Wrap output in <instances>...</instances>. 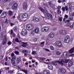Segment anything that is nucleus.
I'll list each match as a JSON object with an SVG mask.
<instances>
[{
	"label": "nucleus",
	"instance_id": "ea45409f",
	"mask_svg": "<svg viewBox=\"0 0 74 74\" xmlns=\"http://www.w3.org/2000/svg\"><path fill=\"white\" fill-rule=\"evenodd\" d=\"M69 21H72V20H73V17H69Z\"/></svg>",
	"mask_w": 74,
	"mask_h": 74
},
{
	"label": "nucleus",
	"instance_id": "4d7b16f0",
	"mask_svg": "<svg viewBox=\"0 0 74 74\" xmlns=\"http://www.w3.org/2000/svg\"><path fill=\"white\" fill-rule=\"evenodd\" d=\"M14 25V23H10V25L11 26H12Z\"/></svg>",
	"mask_w": 74,
	"mask_h": 74
},
{
	"label": "nucleus",
	"instance_id": "052dcab7",
	"mask_svg": "<svg viewBox=\"0 0 74 74\" xmlns=\"http://www.w3.org/2000/svg\"><path fill=\"white\" fill-rule=\"evenodd\" d=\"M8 60V56H7L5 58V60L6 61H7Z\"/></svg>",
	"mask_w": 74,
	"mask_h": 74
},
{
	"label": "nucleus",
	"instance_id": "7c9ffc66",
	"mask_svg": "<svg viewBox=\"0 0 74 74\" xmlns=\"http://www.w3.org/2000/svg\"><path fill=\"white\" fill-rule=\"evenodd\" d=\"M31 34L32 36H34L35 35V32L34 30H32L31 32Z\"/></svg>",
	"mask_w": 74,
	"mask_h": 74
},
{
	"label": "nucleus",
	"instance_id": "a19ab883",
	"mask_svg": "<svg viewBox=\"0 0 74 74\" xmlns=\"http://www.w3.org/2000/svg\"><path fill=\"white\" fill-rule=\"evenodd\" d=\"M8 45H10L12 44V42H8Z\"/></svg>",
	"mask_w": 74,
	"mask_h": 74
},
{
	"label": "nucleus",
	"instance_id": "f3484780",
	"mask_svg": "<svg viewBox=\"0 0 74 74\" xmlns=\"http://www.w3.org/2000/svg\"><path fill=\"white\" fill-rule=\"evenodd\" d=\"M50 73L49 71L47 69L45 70L43 72V74H49Z\"/></svg>",
	"mask_w": 74,
	"mask_h": 74
},
{
	"label": "nucleus",
	"instance_id": "603ef678",
	"mask_svg": "<svg viewBox=\"0 0 74 74\" xmlns=\"http://www.w3.org/2000/svg\"><path fill=\"white\" fill-rule=\"evenodd\" d=\"M45 44V42L44 41L43 42H41L40 43L41 45H43Z\"/></svg>",
	"mask_w": 74,
	"mask_h": 74
},
{
	"label": "nucleus",
	"instance_id": "f704fd0d",
	"mask_svg": "<svg viewBox=\"0 0 74 74\" xmlns=\"http://www.w3.org/2000/svg\"><path fill=\"white\" fill-rule=\"evenodd\" d=\"M56 54L57 55H60L61 54V53H60L59 51H57L56 52Z\"/></svg>",
	"mask_w": 74,
	"mask_h": 74
},
{
	"label": "nucleus",
	"instance_id": "e2e57ef3",
	"mask_svg": "<svg viewBox=\"0 0 74 74\" xmlns=\"http://www.w3.org/2000/svg\"><path fill=\"white\" fill-rule=\"evenodd\" d=\"M5 66H7V65H8V64H7V62H5Z\"/></svg>",
	"mask_w": 74,
	"mask_h": 74
},
{
	"label": "nucleus",
	"instance_id": "864d4df0",
	"mask_svg": "<svg viewBox=\"0 0 74 74\" xmlns=\"http://www.w3.org/2000/svg\"><path fill=\"white\" fill-rule=\"evenodd\" d=\"M11 34H13V30L12 29H11Z\"/></svg>",
	"mask_w": 74,
	"mask_h": 74
},
{
	"label": "nucleus",
	"instance_id": "dca6fc26",
	"mask_svg": "<svg viewBox=\"0 0 74 74\" xmlns=\"http://www.w3.org/2000/svg\"><path fill=\"white\" fill-rule=\"evenodd\" d=\"M40 21V19L38 18H37L36 17H34L33 18V21L34 22H38Z\"/></svg>",
	"mask_w": 74,
	"mask_h": 74
},
{
	"label": "nucleus",
	"instance_id": "0eeeda50",
	"mask_svg": "<svg viewBox=\"0 0 74 74\" xmlns=\"http://www.w3.org/2000/svg\"><path fill=\"white\" fill-rule=\"evenodd\" d=\"M42 32L44 33L47 32L49 30V27H45L42 28Z\"/></svg>",
	"mask_w": 74,
	"mask_h": 74
},
{
	"label": "nucleus",
	"instance_id": "79ce46f5",
	"mask_svg": "<svg viewBox=\"0 0 74 74\" xmlns=\"http://www.w3.org/2000/svg\"><path fill=\"white\" fill-rule=\"evenodd\" d=\"M46 38L44 36H42L41 37V39L42 40H45V39Z\"/></svg>",
	"mask_w": 74,
	"mask_h": 74
},
{
	"label": "nucleus",
	"instance_id": "bf43d9fd",
	"mask_svg": "<svg viewBox=\"0 0 74 74\" xmlns=\"http://www.w3.org/2000/svg\"><path fill=\"white\" fill-rule=\"evenodd\" d=\"M15 36H16V35L14 34H13V37H14V38H15Z\"/></svg>",
	"mask_w": 74,
	"mask_h": 74
},
{
	"label": "nucleus",
	"instance_id": "2eb2a0df",
	"mask_svg": "<svg viewBox=\"0 0 74 74\" xmlns=\"http://www.w3.org/2000/svg\"><path fill=\"white\" fill-rule=\"evenodd\" d=\"M34 32L36 34H38L40 32V29L38 27H36L34 29Z\"/></svg>",
	"mask_w": 74,
	"mask_h": 74
},
{
	"label": "nucleus",
	"instance_id": "a18cd8bd",
	"mask_svg": "<svg viewBox=\"0 0 74 74\" xmlns=\"http://www.w3.org/2000/svg\"><path fill=\"white\" fill-rule=\"evenodd\" d=\"M53 64L54 66H57L58 64H57V62H54Z\"/></svg>",
	"mask_w": 74,
	"mask_h": 74
},
{
	"label": "nucleus",
	"instance_id": "09e8293b",
	"mask_svg": "<svg viewBox=\"0 0 74 74\" xmlns=\"http://www.w3.org/2000/svg\"><path fill=\"white\" fill-rule=\"evenodd\" d=\"M61 9V6H59L58 8V10H60Z\"/></svg>",
	"mask_w": 74,
	"mask_h": 74
},
{
	"label": "nucleus",
	"instance_id": "13d9d810",
	"mask_svg": "<svg viewBox=\"0 0 74 74\" xmlns=\"http://www.w3.org/2000/svg\"><path fill=\"white\" fill-rule=\"evenodd\" d=\"M8 22H9V21L6 19V21H5V22L6 23H8Z\"/></svg>",
	"mask_w": 74,
	"mask_h": 74
},
{
	"label": "nucleus",
	"instance_id": "37998d69",
	"mask_svg": "<svg viewBox=\"0 0 74 74\" xmlns=\"http://www.w3.org/2000/svg\"><path fill=\"white\" fill-rule=\"evenodd\" d=\"M63 19L62 17H61L59 18V21H60V22H62V19Z\"/></svg>",
	"mask_w": 74,
	"mask_h": 74
},
{
	"label": "nucleus",
	"instance_id": "a211bd4d",
	"mask_svg": "<svg viewBox=\"0 0 74 74\" xmlns=\"http://www.w3.org/2000/svg\"><path fill=\"white\" fill-rule=\"evenodd\" d=\"M56 43V45L57 46H58L59 47H60V46H61L62 45V42L61 41H57Z\"/></svg>",
	"mask_w": 74,
	"mask_h": 74
},
{
	"label": "nucleus",
	"instance_id": "aec40b11",
	"mask_svg": "<svg viewBox=\"0 0 74 74\" xmlns=\"http://www.w3.org/2000/svg\"><path fill=\"white\" fill-rule=\"evenodd\" d=\"M22 43L23 44L22 45V46L23 47H26L27 46V42H22Z\"/></svg>",
	"mask_w": 74,
	"mask_h": 74
},
{
	"label": "nucleus",
	"instance_id": "680f3d73",
	"mask_svg": "<svg viewBox=\"0 0 74 74\" xmlns=\"http://www.w3.org/2000/svg\"><path fill=\"white\" fill-rule=\"evenodd\" d=\"M58 2L59 3H60L62 2V1H60V0H58Z\"/></svg>",
	"mask_w": 74,
	"mask_h": 74
},
{
	"label": "nucleus",
	"instance_id": "a878e982",
	"mask_svg": "<svg viewBox=\"0 0 74 74\" xmlns=\"http://www.w3.org/2000/svg\"><path fill=\"white\" fill-rule=\"evenodd\" d=\"M17 63H18V64H19V63H20V62L21 61V58L20 57L17 58Z\"/></svg>",
	"mask_w": 74,
	"mask_h": 74
},
{
	"label": "nucleus",
	"instance_id": "9b49d317",
	"mask_svg": "<svg viewBox=\"0 0 74 74\" xmlns=\"http://www.w3.org/2000/svg\"><path fill=\"white\" fill-rule=\"evenodd\" d=\"M62 10L63 12L67 11H69V7L68 6H66L65 7H62Z\"/></svg>",
	"mask_w": 74,
	"mask_h": 74
},
{
	"label": "nucleus",
	"instance_id": "4c0bfd02",
	"mask_svg": "<svg viewBox=\"0 0 74 74\" xmlns=\"http://www.w3.org/2000/svg\"><path fill=\"white\" fill-rule=\"evenodd\" d=\"M14 53L16 55H19V52L17 51H14Z\"/></svg>",
	"mask_w": 74,
	"mask_h": 74
},
{
	"label": "nucleus",
	"instance_id": "b1692460",
	"mask_svg": "<svg viewBox=\"0 0 74 74\" xmlns=\"http://www.w3.org/2000/svg\"><path fill=\"white\" fill-rule=\"evenodd\" d=\"M15 59H14L13 58L11 59V60L12 65H14V64H15Z\"/></svg>",
	"mask_w": 74,
	"mask_h": 74
},
{
	"label": "nucleus",
	"instance_id": "6e6d98bb",
	"mask_svg": "<svg viewBox=\"0 0 74 74\" xmlns=\"http://www.w3.org/2000/svg\"><path fill=\"white\" fill-rule=\"evenodd\" d=\"M51 8L53 9V10H55V9H56V8L52 6L51 7Z\"/></svg>",
	"mask_w": 74,
	"mask_h": 74
},
{
	"label": "nucleus",
	"instance_id": "bb28decb",
	"mask_svg": "<svg viewBox=\"0 0 74 74\" xmlns=\"http://www.w3.org/2000/svg\"><path fill=\"white\" fill-rule=\"evenodd\" d=\"M11 56H12V59H16V57H15V54H14V53H12L11 54Z\"/></svg>",
	"mask_w": 74,
	"mask_h": 74
},
{
	"label": "nucleus",
	"instance_id": "412c9836",
	"mask_svg": "<svg viewBox=\"0 0 74 74\" xmlns=\"http://www.w3.org/2000/svg\"><path fill=\"white\" fill-rule=\"evenodd\" d=\"M73 65V62L72 61H70L68 63V66L69 67H71Z\"/></svg>",
	"mask_w": 74,
	"mask_h": 74
},
{
	"label": "nucleus",
	"instance_id": "4be33fe9",
	"mask_svg": "<svg viewBox=\"0 0 74 74\" xmlns=\"http://www.w3.org/2000/svg\"><path fill=\"white\" fill-rule=\"evenodd\" d=\"M54 34L53 33H51L50 34H49V36L51 38H52L54 37Z\"/></svg>",
	"mask_w": 74,
	"mask_h": 74
},
{
	"label": "nucleus",
	"instance_id": "473e14b6",
	"mask_svg": "<svg viewBox=\"0 0 74 74\" xmlns=\"http://www.w3.org/2000/svg\"><path fill=\"white\" fill-rule=\"evenodd\" d=\"M14 70H13L12 71L10 70L8 71V73H10V74H12V73H14Z\"/></svg>",
	"mask_w": 74,
	"mask_h": 74
},
{
	"label": "nucleus",
	"instance_id": "7ed1b4c3",
	"mask_svg": "<svg viewBox=\"0 0 74 74\" xmlns=\"http://www.w3.org/2000/svg\"><path fill=\"white\" fill-rule=\"evenodd\" d=\"M70 37L69 36L67 35L64 38V42L65 43L68 44L70 42Z\"/></svg>",
	"mask_w": 74,
	"mask_h": 74
},
{
	"label": "nucleus",
	"instance_id": "6ab92c4d",
	"mask_svg": "<svg viewBox=\"0 0 74 74\" xmlns=\"http://www.w3.org/2000/svg\"><path fill=\"white\" fill-rule=\"evenodd\" d=\"M74 52V46L69 50V53H73Z\"/></svg>",
	"mask_w": 74,
	"mask_h": 74
},
{
	"label": "nucleus",
	"instance_id": "c85d7f7f",
	"mask_svg": "<svg viewBox=\"0 0 74 74\" xmlns=\"http://www.w3.org/2000/svg\"><path fill=\"white\" fill-rule=\"evenodd\" d=\"M22 71L25 73V74H27V71L25 69H22Z\"/></svg>",
	"mask_w": 74,
	"mask_h": 74
},
{
	"label": "nucleus",
	"instance_id": "0e129e2a",
	"mask_svg": "<svg viewBox=\"0 0 74 74\" xmlns=\"http://www.w3.org/2000/svg\"><path fill=\"white\" fill-rule=\"evenodd\" d=\"M66 2V0H62V3H64V2Z\"/></svg>",
	"mask_w": 74,
	"mask_h": 74
},
{
	"label": "nucleus",
	"instance_id": "6e6552de",
	"mask_svg": "<svg viewBox=\"0 0 74 74\" xmlns=\"http://www.w3.org/2000/svg\"><path fill=\"white\" fill-rule=\"evenodd\" d=\"M27 3L25 2L24 3L23 6V10L26 11L27 9Z\"/></svg>",
	"mask_w": 74,
	"mask_h": 74
},
{
	"label": "nucleus",
	"instance_id": "e433bc0d",
	"mask_svg": "<svg viewBox=\"0 0 74 74\" xmlns=\"http://www.w3.org/2000/svg\"><path fill=\"white\" fill-rule=\"evenodd\" d=\"M22 52L24 53H26V52H27V50H25V49L23 50Z\"/></svg>",
	"mask_w": 74,
	"mask_h": 74
},
{
	"label": "nucleus",
	"instance_id": "f257e3e1",
	"mask_svg": "<svg viewBox=\"0 0 74 74\" xmlns=\"http://www.w3.org/2000/svg\"><path fill=\"white\" fill-rule=\"evenodd\" d=\"M67 53V52H65L63 53L62 56H64V58L63 60H61L60 61H57V62H58V64H61V66H63L64 64V63H67L69 62V60H67V58L68 57V55Z\"/></svg>",
	"mask_w": 74,
	"mask_h": 74
},
{
	"label": "nucleus",
	"instance_id": "9d476101",
	"mask_svg": "<svg viewBox=\"0 0 74 74\" xmlns=\"http://www.w3.org/2000/svg\"><path fill=\"white\" fill-rule=\"evenodd\" d=\"M21 33L23 36H26L27 34V32L26 30L25 29H23L22 30Z\"/></svg>",
	"mask_w": 74,
	"mask_h": 74
},
{
	"label": "nucleus",
	"instance_id": "5701e85b",
	"mask_svg": "<svg viewBox=\"0 0 74 74\" xmlns=\"http://www.w3.org/2000/svg\"><path fill=\"white\" fill-rule=\"evenodd\" d=\"M48 68L49 69V70H52L53 69V66L51 64H49L48 65Z\"/></svg>",
	"mask_w": 74,
	"mask_h": 74
},
{
	"label": "nucleus",
	"instance_id": "ddd939ff",
	"mask_svg": "<svg viewBox=\"0 0 74 74\" xmlns=\"http://www.w3.org/2000/svg\"><path fill=\"white\" fill-rule=\"evenodd\" d=\"M60 71L62 73V74H65L66 73V70L64 68H60Z\"/></svg>",
	"mask_w": 74,
	"mask_h": 74
},
{
	"label": "nucleus",
	"instance_id": "8fccbe9b",
	"mask_svg": "<svg viewBox=\"0 0 74 74\" xmlns=\"http://www.w3.org/2000/svg\"><path fill=\"white\" fill-rule=\"evenodd\" d=\"M65 18H66V19H67L68 18V15L65 14L64 16Z\"/></svg>",
	"mask_w": 74,
	"mask_h": 74
},
{
	"label": "nucleus",
	"instance_id": "20e7f679",
	"mask_svg": "<svg viewBox=\"0 0 74 74\" xmlns=\"http://www.w3.org/2000/svg\"><path fill=\"white\" fill-rule=\"evenodd\" d=\"M34 28V25H30L28 24L26 25V29L27 30H31Z\"/></svg>",
	"mask_w": 74,
	"mask_h": 74
},
{
	"label": "nucleus",
	"instance_id": "de8ad7c7",
	"mask_svg": "<svg viewBox=\"0 0 74 74\" xmlns=\"http://www.w3.org/2000/svg\"><path fill=\"white\" fill-rule=\"evenodd\" d=\"M45 51L47 52H50V51L49 50V49H45Z\"/></svg>",
	"mask_w": 74,
	"mask_h": 74
},
{
	"label": "nucleus",
	"instance_id": "2f4dec72",
	"mask_svg": "<svg viewBox=\"0 0 74 74\" xmlns=\"http://www.w3.org/2000/svg\"><path fill=\"white\" fill-rule=\"evenodd\" d=\"M17 27L16 26H15L13 28V30L15 32H16L17 31Z\"/></svg>",
	"mask_w": 74,
	"mask_h": 74
},
{
	"label": "nucleus",
	"instance_id": "3c124183",
	"mask_svg": "<svg viewBox=\"0 0 74 74\" xmlns=\"http://www.w3.org/2000/svg\"><path fill=\"white\" fill-rule=\"evenodd\" d=\"M3 37V34H0V37L1 38H2Z\"/></svg>",
	"mask_w": 74,
	"mask_h": 74
},
{
	"label": "nucleus",
	"instance_id": "c03bdc74",
	"mask_svg": "<svg viewBox=\"0 0 74 74\" xmlns=\"http://www.w3.org/2000/svg\"><path fill=\"white\" fill-rule=\"evenodd\" d=\"M74 24H73L72 25L70 26V27L71 28H73L74 27Z\"/></svg>",
	"mask_w": 74,
	"mask_h": 74
},
{
	"label": "nucleus",
	"instance_id": "1a4fd4ad",
	"mask_svg": "<svg viewBox=\"0 0 74 74\" xmlns=\"http://www.w3.org/2000/svg\"><path fill=\"white\" fill-rule=\"evenodd\" d=\"M21 18L22 19L27 18H29V14L26 13H23L21 14Z\"/></svg>",
	"mask_w": 74,
	"mask_h": 74
},
{
	"label": "nucleus",
	"instance_id": "423d86ee",
	"mask_svg": "<svg viewBox=\"0 0 74 74\" xmlns=\"http://www.w3.org/2000/svg\"><path fill=\"white\" fill-rule=\"evenodd\" d=\"M59 34L61 35H67V32L65 30H60L59 32Z\"/></svg>",
	"mask_w": 74,
	"mask_h": 74
},
{
	"label": "nucleus",
	"instance_id": "5fc2aeb1",
	"mask_svg": "<svg viewBox=\"0 0 74 74\" xmlns=\"http://www.w3.org/2000/svg\"><path fill=\"white\" fill-rule=\"evenodd\" d=\"M8 0H3V3H6L7 1Z\"/></svg>",
	"mask_w": 74,
	"mask_h": 74
},
{
	"label": "nucleus",
	"instance_id": "cd10ccee",
	"mask_svg": "<svg viewBox=\"0 0 74 74\" xmlns=\"http://www.w3.org/2000/svg\"><path fill=\"white\" fill-rule=\"evenodd\" d=\"M15 41L16 42H21V40L20 41L19 40V39L18 38H16V39L15 40Z\"/></svg>",
	"mask_w": 74,
	"mask_h": 74
},
{
	"label": "nucleus",
	"instance_id": "49530a36",
	"mask_svg": "<svg viewBox=\"0 0 74 74\" xmlns=\"http://www.w3.org/2000/svg\"><path fill=\"white\" fill-rule=\"evenodd\" d=\"M36 52L35 51H33L32 53V54H33V55H35V53H36Z\"/></svg>",
	"mask_w": 74,
	"mask_h": 74
},
{
	"label": "nucleus",
	"instance_id": "f03ea898",
	"mask_svg": "<svg viewBox=\"0 0 74 74\" xmlns=\"http://www.w3.org/2000/svg\"><path fill=\"white\" fill-rule=\"evenodd\" d=\"M44 14H45V16L47 19H49L50 18H52V15L51 14H49L47 11V8L45 7H44V9L43 12Z\"/></svg>",
	"mask_w": 74,
	"mask_h": 74
},
{
	"label": "nucleus",
	"instance_id": "58836bf2",
	"mask_svg": "<svg viewBox=\"0 0 74 74\" xmlns=\"http://www.w3.org/2000/svg\"><path fill=\"white\" fill-rule=\"evenodd\" d=\"M60 10H58L57 11V13L58 14H60L61 13V11H60Z\"/></svg>",
	"mask_w": 74,
	"mask_h": 74
},
{
	"label": "nucleus",
	"instance_id": "c756f323",
	"mask_svg": "<svg viewBox=\"0 0 74 74\" xmlns=\"http://www.w3.org/2000/svg\"><path fill=\"white\" fill-rule=\"evenodd\" d=\"M40 60H42V61H44L46 59V58L44 57H41L40 58Z\"/></svg>",
	"mask_w": 74,
	"mask_h": 74
},
{
	"label": "nucleus",
	"instance_id": "f8f14e48",
	"mask_svg": "<svg viewBox=\"0 0 74 74\" xmlns=\"http://www.w3.org/2000/svg\"><path fill=\"white\" fill-rule=\"evenodd\" d=\"M6 16H7V12H3L1 15V18H5Z\"/></svg>",
	"mask_w": 74,
	"mask_h": 74
},
{
	"label": "nucleus",
	"instance_id": "4468645a",
	"mask_svg": "<svg viewBox=\"0 0 74 74\" xmlns=\"http://www.w3.org/2000/svg\"><path fill=\"white\" fill-rule=\"evenodd\" d=\"M18 3H15L13 5L12 7V10H15L16 9L18 5Z\"/></svg>",
	"mask_w": 74,
	"mask_h": 74
},
{
	"label": "nucleus",
	"instance_id": "c9c22d12",
	"mask_svg": "<svg viewBox=\"0 0 74 74\" xmlns=\"http://www.w3.org/2000/svg\"><path fill=\"white\" fill-rule=\"evenodd\" d=\"M50 48L51 50H52V51H53V50L54 49V48L52 46H51L50 47Z\"/></svg>",
	"mask_w": 74,
	"mask_h": 74
},
{
	"label": "nucleus",
	"instance_id": "72a5a7b5",
	"mask_svg": "<svg viewBox=\"0 0 74 74\" xmlns=\"http://www.w3.org/2000/svg\"><path fill=\"white\" fill-rule=\"evenodd\" d=\"M38 9L39 10L41 11L42 12H43L44 9H42V8H41V7H40L38 8Z\"/></svg>",
	"mask_w": 74,
	"mask_h": 74
},
{
	"label": "nucleus",
	"instance_id": "774afa93",
	"mask_svg": "<svg viewBox=\"0 0 74 74\" xmlns=\"http://www.w3.org/2000/svg\"><path fill=\"white\" fill-rule=\"evenodd\" d=\"M70 74H74V72H71Z\"/></svg>",
	"mask_w": 74,
	"mask_h": 74
},
{
	"label": "nucleus",
	"instance_id": "69168bd1",
	"mask_svg": "<svg viewBox=\"0 0 74 74\" xmlns=\"http://www.w3.org/2000/svg\"><path fill=\"white\" fill-rule=\"evenodd\" d=\"M3 12V10H0V15L1 14V13Z\"/></svg>",
	"mask_w": 74,
	"mask_h": 74
},
{
	"label": "nucleus",
	"instance_id": "39448f33",
	"mask_svg": "<svg viewBox=\"0 0 74 74\" xmlns=\"http://www.w3.org/2000/svg\"><path fill=\"white\" fill-rule=\"evenodd\" d=\"M4 37L2 43L3 45H6V44H7V37H6V36H4Z\"/></svg>",
	"mask_w": 74,
	"mask_h": 74
},
{
	"label": "nucleus",
	"instance_id": "338daca9",
	"mask_svg": "<svg viewBox=\"0 0 74 74\" xmlns=\"http://www.w3.org/2000/svg\"><path fill=\"white\" fill-rule=\"evenodd\" d=\"M49 5H51V4H52V3H51V2H49L48 3Z\"/></svg>",
	"mask_w": 74,
	"mask_h": 74
},
{
	"label": "nucleus",
	"instance_id": "393cba45",
	"mask_svg": "<svg viewBox=\"0 0 74 74\" xmlns=\"http://www.w3.org/2000/svg\"><path fill=\"white\" fill-rule=\"evenodd\" d=\"M8 15L9 16H11L13 15V12H12L10 10L8 12Z\"/></svg>",
	"mask_w": 74,
	"mask_h": 74
}]
</instances>
